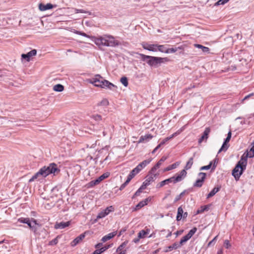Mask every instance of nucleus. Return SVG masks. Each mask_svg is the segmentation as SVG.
Here are the masks:
<instances>
[{"label": "nucleus", "instance_id": "30", "mask_svg": "<svg viewBox=\"0 0 254 254\" xmlns=\"http://www.w3.org/2000/svg\"><path fill=\"white\" fill-rule=\"evenodd\" d=\"M149 230H147L146 231H144V230H141L140 231L138 234V237L139 238V239H141V238H143L145 237V236L148 234L149 233Z\"/></svg>", "mask_w": 254, "mask_h": 254}, {"label": "nucleus", "instance_id": "15", "mask_svg": "<svg viewBox=\"0 0 254 254\" xmlns=\"http://www.w3.org/2000/svg\"><path fill=\"white\" fill-rule=\"evenodd\" d=\"M56 7V5H54L50 3H47L46 4H44L41 3L39 4V8L41 11H45Z\"/></svg>", "mask_w": 254, "mask_h": 254}, {"label": "nucleus", "instance_id": "6", "mask_svg": "<svg viewBox=\"0 0 254 254\" xmlns=\"http://www.w3.org/2000/svg\"><path fill=\"white\" fill-rule=\"evenodd\" d=\"M114 211V208L113 206H110L107 207L106 209L101 211L98 214L97 216V218L95 221H97L98 219L103 218L108 215L110 212Z\"/></svg>", "mask_w": 254, "mask_h": 254}, {"label": "nucleus", "instance_id": "3", "mask_svg": "<svg viewBox=\"0 0 254 254\" xmlns=\"http://www.w3.org/2000/svg\"><path fill=\"white\" fill-rule=\"evenodd\" d=\"M59 171L60 170L58 169L56 164H51L48 166H44L41 168L39 171L29 180V182H32L40 177H46L50 174H55V173H58Z\"/></svg>", "mask_w": 254, "mask_h": 254}, {"label": "nucleus", "instance_id": "48", "mask_svg": "<svg viewBox=\"0 0 254 254\" xmlns=\"http://www.w3.org/2000/svg\"><path fill=\"white\" fill-rule=\"evenodd\" d=\"M180 133V131H178L175 132L174 133H173V134H172L171 135H170V136L167 137V138H168V140H169L172 139L175 136H176L177 135H178Z\"/></svg>", "mask_w": 254, "mask_h": 254}, {"label": "nucleus", "instance_id": "18", "mask_svg": "<svg viewBox=\"0 0 254 254\" xmlns=\"http://www.w3.org/2000/svg\"><path fill=\"white\" fill-rule=\"evenodd\" d=\"M210 132V128L209 127H206L203 132V135L198 140V143H200L204 139L206 140L208 137V134Z\"/></svg>", "mask_w": 254, "mask_h": 254}, {"label": "nucleus", "instance_id": "20", "mask_svg": "<svg viewBox=\"0 0 254 254\" xmlns=\"http://www.w3.org/2000/svg\"><path fill=\"white\" fill-rule=\"evenodd\" d=\"M116 234H117L116 231L110 233L108 234V235L104 236L102 238V241L103 242H105L111 239H112V238H113L114 236H115L116 235Z\"/></svg>", "mask_w": 254, "mask_h": 254}, {"label": "nucleus", "instance_id": "46", "mask_svg": "<svg viewBox=\"0 0 254 254\" xmlns=\"http://www.w3.org/2000/svg\"><path fill=\"white\" fill-rule=\"evenodd\" d=\"M161 165H160V163H157V164L151 169V170L150 171L152 173H155L156 170L160 167Z\"/></svg>", "mask_w": 254, "mask_h": 254}, {"label": "nucleus", "instance_id": "55", "mask_svg": "<svg viewBox=\"0 0 254 254\" xmlns=\"http://www.w3.org/2000/svg\"><path fill=\"white\" fill-rule=\"evenodd\" d=\"M183 230H180V231H177V232H176L175 233V234L176 235V236L177 237L179 235H181L182 234V233L183 232Z\"/></svg>", "mask_w": 254, "mask_h": 254}, {"label": "nucleus", "instance_id": "8", "mask_svg": "<svg viewBox=\"0 0 254 254\" xmlns=\"http://www.w3.org/2000/svg\"><path fill=\"white\" fill-rule=\"evenodd\" d=\"M199 178L195 181L193 184V187L200 188L201 187L204 182L206 177V174L204 173L200 172L198 174Z\"/></svg>", "mask_w": 254, "mask_h": 254}, {"label": "nucleus", "instance_id": "35", "mask_svg": "<svg viewBox=\"0 0 254 254\" xmlns=\"http://www.w3.org/2000/svg\"><path fill=\"white\" fill-rule=\"evenodd\" d=\"M120 81L125 87L128 85V80L126 77H122L120 79Z\"/></svg>", "mask_w": 254, "mask_h": 254}, {"label": "nucleus", "instance_id": "10", "mask_svg": "<svg viewBox=\"0 0 254 254\" xmlns=\"http://www.w3.org/2000/svg\"><path fill=\"white\" fill-rule=\"evenodd\" d=\"M141 46L145 50L152 52L157 51V44H150L147 43L143 42L141 43Z\"/></svg>", "mask_w": 254, "mask_h": 254}, {"label": "nucleus", "instance_id": "63", "mask_svg": "<svg viewBox=\"0 0 254 254\" xmlns=\"http://www.w3.org/2000/svg\"><path fill=\"white\" fill-rule=\"evenodd\" d=\"M89 186L90 187H93V186H95V184H94V183L93 181H91V182L89 183Z\"/></svg>", "mask_w": 254, "mask_h": 254}, {"label": "nucleus", "instance_id": "40", "mask_svg": "<svg viewBox=\"0 0 254 254\" xmlns=\"http://www.w3.org/2000/svg\"><path fill=\"white\" fill-rule=\"evenodd\" d=\"M58 238H59V236H57L56 238H55L53 240L49 242V245H51V246L56 245L58 243Z\"/></svg>", "mask_w": 254, "mask_h": 254}, {"label": "nucleus", "instance_id": "45", "mask_svg": "<svg viewBox=\"0 0 254 254\" xmlns=\"http://www.w3.org/2000/svg\"><path fill=\"white\" fill-rule=\"evenodd\" d=\"M161 165H160V163H157V164L151 169V170L150 171L152 173H155L156 170L160 167Z\"/></svg>", "mask_w": 254, "mask_h": 254}, {"label": "nucleus", "instance_id": "61", "mask_svg": "<svg viewBox=\"0 0 254 254\" xmlns=\"http://www.w3.org/2000/svg\"><path fill=\"white\" fill-rule=\"evenodd\" d=\"M94 183L95 185L98 184L100 182V181L99 180V179H97L95 180H93Z\"/></svg>", "mask_w": 254, "mask_h": 254}, {"label": "nucleus", "instance_id": "39", "mask_svg": "<svg viewBox=\"0 0 254 254\" xmlns=\"http://www.w3.org/2000/svg\"><path fill=\"white\" fill-rule=\"evenodd\" d=\"M185 192H186V190H184L183 192H182L179 195L176 196V197L175 198L174 202H176L177 201L179 200L181 198V197L183 196H184V195L185 194Z\"/></svg>", "mask_w": 254, "mask_h": 254}, {"label": "nucleus", "instance_id": "26", "mask_svg": "<svg viewBox=\"0 0 254 254\" xmlns=\"http://www.w3.org/2000/svg\"><path fill=\"white\" fill-rule=\"evenodd\" d=\"M194 47L199 49H201L203 52L204 53H209V49L208 47H204L200 44H194Z\"/></svg>", "mask_w": 254, "mask_h": 254}, {"label": "nucleus", "instance_id": "56", "mask_svg": "<svg viewBox=\"0 0 254 254\" xmlns=\"http://www.w3.org/2000/svg\"><path fill=\"white\" fill-rule=\"evenodd\" d=\"M161 145L159 144H158L152 151V153H154L161 146Z\"/></svg>", "mask_w": 254, "mask_h": 254}, {"label": "nucleus", "instance_id": "54", "mask_svg": "<svg viewBox=\"0 0 254 254\" xmlns=\"http://www.w3.org/2000/svg\"><path fill=\"white\" fill-rule=\"evenodd\" d=\"M168 141H169L168 140V138H167V137L165 138V139H164L161 142V143H160V144L162 146L163 145H164L166 142H167Z\"/></svg>", "mask_w": 254, "mask_h": 254}, {"label": "nucleus", "instance_id": "50", "mask_svg": "<svg viewBox=\"0 0 254 254\" xmlns=\"http://www.w3.org/2000/svg\"><path fill=\"white\" fill-rule=\"evenodd\" d=\"M149 186L147 183L144 182L141 186L139 188L141 191L145 189L147 186Z\"/></svg>", "mask_w": 254, "mask_h": 254}, {"label": "nucleus", "instance_id": "44", "mask_svg": "<svg viewBox=\"0 0 254 254\" xmlns=\"http://www.w3.org/2000/svg\"><path fill=\"white\" fill-rule=\"evenodd\" d=\"M92 118L95 121H99L102 119V117L100 115L96 114L92 116Z\"/></svg>", "mask_w": 254, "mask_h": 254}, {"label": "nucleus", "instance_id": "47", "mask_svg": "<svg viewBox=\"0 0 254 254\" xmlns=\"http://www.w3.org/2000/svg\"><path fill=\"white\" fill-rule=\"evenodd\" d=\"M224 246L225 247V248L226 249H229L231 247V245L230 244V242H229V241L228 240H225L224 241Z\"/></svg>", "mask_w": 254, "mask_h": 254}, {"label": "nucleus", "instance_id": "51", "mask_svg": "<svg viewBox=\"0 0 254 254\" xmlns=\"http://www.w3.org/2000/svg\"><path fill=\"white\" fill-rule=\"evenodd\" d=\"M109 247H110V245H108L107 246L103 247L100 248L99 249H100L101 253H102L104 252H105L106 250L109 249Z\"/></svg>", "mask_w": 254, "mask_h": 254}, {"label": "nucleus", "instance_id": "29", "mask_svg": "<svg viewBox=\"0 0 254 254\" xmlns=\"http://www.w3.org/2000/svg\"><path fill=\"white\" fill-rule=\"evenodd\" d=\"M31 221L33 222L35 224V225L32 226V227L31 229L34 232V233L35 234H36L37 231L38 230V227L39 226V224L38 223H37L36 220L34 219H32Z\"/></svg>", "mask_w": 254, "mask_h": 254}, {"label": "nucleus", "instance_id": "13", "mask_svg": "<svg viewBox=\"0 0 254 254\" xmlns=\"http://www.w3.org/2000/svg\"><path fill=\"white\" fill-rule=\"evenodd\" d=\"M151 200V197H147L145 198V199L140 201L135 206V210H139V209L141 208L143 206L146 205Z\"/></svg>", "mask_w": 254, "mask_h": 254}, {"label": "nucleus", "instance_id": "62", "mask_svg": "<svg viewBox=\"0 0 254 254\" xmlns=\"http://www.w3.org/2000/svg\"><path fill=\"white\" fill-rule=\"evenodd\" d=\"M26 224L28 225V226L29 227V228L30 229L32 228L33 225H32L31 222L30 221L29 219H28V223H26Z\"/></svg>", "mask_w": 254, "mask_h": 254}, {"label": "nucleus", "instance_id": "42", "mask_svg": "<svg viewBox=\"0 0 254 254\" xmlns=\"http://www.w3.org/2000/svg\"><path fill=\"white\" fill-rule=\"evenodd\" d=\"M139 172L137 170V169L135 168H134L129 173V175L132 177H134L137 174H138Z\"/></svg>", "mask_w": 254, "mask_h": 254}, {"label": "nucleus", "instance_id": "57", "mask_svg": "<svg viewBox=\"0 0 254 254\" xmlns=\"http://www.w3.org/2000/svg\"><path fill=\"white\" fill-rule=\"evenodd\" d=\"M141 190L138 189V190L135 192V193H134V196H137V195H139L140 193L141 192Z\"/></svg>", "mask_w": 254, "mask_h": 254}, {"label": "nucleus", "instance_id": "41", "mask_svg": "<svg viewBox=\"0 0 254 254\" xmlns=\"http://www.w3.org/2000/svg\"><path fill=\"white\" fill-rule=\"evenodd\" d=\"M29 218H20L18 219V221L22 223H28Z\"/></svg>", "mask_w": 254, "mask_h": 254}, {"label": "nucleus", "instance_id": "12", "mask_svg": "<svg viewBox=\"0 0 254 254\" xmlns=\"http://www.w3.org/2000/svg\"><path fill=\"white\" fill-rule=\"evenodd\" d=\"M37 54V51L35 49L32 50L26 54H23L21 55V57L23 59H25L27 62L30 61V58L34 56Z\"/></svg>", "mask_w": 254, "mask_h": 254}, {"label": "nucleus", "instance_id": "58", "mask_svg": "<svg viewBox=\"0 0 254 254\" xmlns=\"http://www.w3.org/2000/svg\"><path fill=\"white\" fill-rule=\"evenodd\" d=\"M133 177H132L131 175H130L129 174L127 176V182H129L130 181V180L133 178Z\"/></svg>", "mask_w": 254, "mask_h": 254}, {"label": "nucleus", "instance_id": "38", "mask_svg": "<svg viewBox=\"0 0 254 254\" xmlns=\"http://www.w3.org/2000/svg\"><path fill=\"white\" fill-rule=\"evenodd\" d=\"M109 104V102L107 99H103L101 102L98 103V105L107 106Z\"/></svg>", "mask_w": 254, "mask_h": 254}, {"label": "nucleus", "instance_id": "36", "mask_svg": "<svg viewBox=\"0 0 254 254\" xmlns=\"http://www.w3.org/2000/svg\"><path fill=\"white\" fill-rule=\"evenodd\" d=\"M74 12L75 13H88L89 15L91 14V13L89 11H85L83 9H78L76 8L73 9Z\"/></svg>", "mask_w": 254, "mask_h": 254}, {"label": "nucleus", "instance_id": "25", "mask_svg": "<svg viewBox=\"0 0 254 254\" xmlns=\"http://www.w3.org/2000/svg\"><path fill=\"white\" fill-rule=\"evenodd\" d=\"M181 246H180V244L178 243H175L172 245L168 247V250H167L165 251L166 252H168V251H172L173 250H176L179 248H180Z\"/></svg>", "mask_w": 254, "mask_h": 254}, {"label": "nucleus", "instance_id": "49", "mask_svg": "<svg viewBox=\"0 0 254 254\" xmlns=\"http://www.w3.org/2000/svg\"><path fill=\"white\" fill-rule=\"evenodd\" d=\"M177 51V49H174V48H170V49H167V51H166V53H175Z\"/></svg>", "mask_w": 254, "mask_h": 254}, {"label": "nucleus", "instance_id": "31", "mask_svg": "<svg viewBox=\"0 0 254 254\" xmlns=\"http://www.w3.org/2000/svg\"><path fill=\"white\" fill-rule=\"evenodd\" d=\"M153 137V136L151 134H146L144 136H141L140 137L139 142H142L144 140H148L150 139H151Z\"/></svg>", "mask_w": 254, "mask_h": 254}, {"label": "nucleus", "instance_id": "52", "mask_svg": "<svg viewBox=\"0 0 254 254\" xmlns=\"http://www.w3.org/2000/svg\"><path fill=\"white\" fill-rule=\"evenodd\" d=\"M167 159L166 157L163 156L161 159L157 162L158 163H160V165H161L162 163L164 162Z\"/></svg>", "mask_w": 254, "mask_h": 254}, {"label": "nucleus", "instance_id": "32", "mask_svg": "<svg viewBox=\"0 0 254 254\" xmlns=\"http://www.w3.org/2000/svg\"><path fill=\"white\" fill-rule=\"evenodd\" d=\"M192 164H193V158L191 157L190 158L189 160L188 161V162L186 164V165L185 167V170L190 169L191 167Z\"/></svg>", "mask_w": 254, "mask_h": 254}, {"label": "nucleus", "instance_id": "1", "mask_svg": "<svg viewBox=\"0 0 254 254\" xmlns=\"http://www.w3.org/2000/svg\"><path fill=\"white\" fill-rule=\"evenodd\" d=\"M93 39L94 43L98 46L116 47L120 44L119 41L110 35H104Z\"/></svg>", "mask_w": 254, "mask_h": 254}, {"label": "nucleus", "instance_id": "19", "mask_svg": "<svg viewBox=\"0 0 254 254\" xmlns=\"http://www.w3.org/2000/svg\"><path fill=\"white\" fill-rule=\"evenodd\" d=\"M230 140V138L226 137L225 139L223 145H222L221 148L218 151V153H220L222 151H226L229 147V145L228 144V142Z\"/></svg>", "mask_w": 254, "mask_h": 254}, {"label": "nucleus", "instance_id": "7", "mask_svg": "<svg viewBox=\"0 0 254 254\" xmlns=\"http://www.w3.org/2000/svg\"><path fill=\"white\" fill-rule=\"evenodd\" d=\"M197 230L196 228L194 227L192 229H191L187 235L184 236L182 239L181 240L179 244L182 246L185 243L188 241L191 237L194 235V234L196 232Z\"/></svg>", "mask_w": 254, "mask_h": 254}, {"label": "nucleus", "instance_id": "60", "mask_svg": "<svg viewBox=\"0 0 254 254\" xmlns=\"http://www.w3.org/2000/svg\"><path fill=\"white\" fill-rule=\"evenodd\" d=\"M253 95H254V93H251V94L247 95L246 96H245V97L244 98V99L243 100H245L248 99V98H249L251 96H253Z\"/></svg>", "mask_w": 254, "mask_h": 254}, {"label": "nucleus", "instance_id": "34", "mask_svg": "<svg viewBox=\"0 0 254 254\" xmlns=\"http://www.w3.org/2000/svg\"><path fill=\"white\" fill-rule=\"evenodd\" d=\"M167 49L164 45H157V51H159L162 53H165L167 51Z\"/></svg>", "mask_w": 254, "mask_h": 254}, {"label": "nucleus", "instance_id": "23", "mask_svg": "<svg viewBox=\"0 0 254 254\" xmlns=\"http://www.w3.org/2000/svg\"><path fill=\"white\" fill-rule=\"evenodd\" d=\"M220 189V187H215L213 189L207 194V198H210L214 196Z\"/></svg>", "mask_w": 254, "mask_h": 254}, {"label": "nucleus", "instance_id": "59", "mask_svg": "<svg viewBox=\"0 0 254 254\" xmlns=\"http://www.w3.org/2000/svg\"><path fill=\"white\" fill-rule=\"evenodd\" d=\"M102 254L100 251V249H97L96 250H95L93 254Z\"/></svg>", "mask_w": 254, "mask_h": 254}, {"label": "nucleus", "instance_id": "11", "mask_svg": "<svg viewBox=\"0 0 254 254\" xmlns=\"http://www.w3.org/2000/svg\"><path fill=\"white\" fill-rule=\"evenodd\" d=\"M157 176V173H152L150 171L149 174L146 176V179L144 182L149 185L151 182L156 179Z\"/></svg>", "mask_w": 254, "mask_h": 254}, {"label": "nucleus", "instance_id": "43", "mask_svg": "<svg viewBox=\"0 0 254 254\" xmlns=\"http://www.w3.org/2000/svg\"><path fill=\"white\" fill-rule=\"evenodd\" d=\"M212 165V162H210V163L209 164V165L201 167L200 168V170H208L211 168Z\"/></svg>", "mask_w": 254, "mask_h": 254}, {"label": "nucleus", "instance_id": "9", "mask_svg": "<svg viewBox=\"0 0 254 254\" xmlns=\"http://www.w3.org/2000/svg\"><path fill=\"white\" fill-rule=\"evenodd\" d=\"M187 172L185 169L182 170L180 173L176 174V177L173 176L172 178L174 179V183H176L182 181L187 175Z\"/></svg>", "mask_w": 254, "mask_h": 254}, {"label": "nucleus", "instance_id": "64", "mask_svg": "<svg viewBox=\"0 0 254 254\" xmlns=\"http://www.w3.org/2000/svg\"><path fill=\"white\" fill-rule=\"evenodd\" d=\"M102 246V243H99L95 246L96 248L99 249Z\"/></svg>", "mask_w": 254, "mask_h": 254}, {"label": "nucleus", "instance_id": "2", "mask_svg": "<svg viewBox=\"0 0 254 254\" xmlns=\"http://www.w3.org/2000/svg\"><path fill=\"white\" fill-rule=\"evenodd\" d=\"M86 81L88 83L93 84L94 86L101 88H106L110 90L115 91L117 87L109 82L104 79L100 75L96 74L95 77L92 79H88Z\"/></svg>", "mask_w": 254, "mask_h": 254}, {"label": "nucleus", "instance_id": "33", "mask_svg": "<svg viewBox=\"0 0 254 254\" xmlns=\"http://www.w3.org/2000/svg\"><path fill=\"white\" fill-rule=\"evenodd\" d=\"M247 156L250 158L254 157V142L252 144V147L247 154Z\"/></svg>", "mask_w": 254, "mask_h": 254}, {"label": "nucleus", "instance_id": "16", "mask_svg": "<svg viewBox=\"0 0 254 254\" xmlns=\"http://www.w3.org/2000/svg\"><path fill=\"white\" fill-rule=\"evenodd\" d=\"M70 221H67L66 222H61L60 223H56V224L55 225L54 228L56 229H62L66 227H68L70 225Z\"/></svg>", "mask_w": 254, "mask_h": 254}, {"label": "nucleus", "instance_id": "27", "mask_svg": "<svg viewBox=\"0 0 254 254\" xmlns=\"http://www.w3.org/2000/svg\"><path fill=\"white\" fill-rule=\"evenodd\" d=\"M173 179H174L172 177H171L170 178H169L168 179H166L165 180H164V181L161 182L160 183V186L159 187H162L164 186L165 185L168 184L169 183H172V182L174 183Z\"/></svg>", "mask_w": 254, "mask_h": 254}, {"label": "nucleus", "instance_id": "22", "mask_svg": "<svg viewBox=\"0 0 254 254\" xmlns=\"http://www.w3.org/2000/svg\"><path fill=\"white\" fill-rule=\"evenodd\" d=\"M184 213V210L181 206H180L178 208V212L176 219L177 221H180L183 218V214Z\"/></svg>", "mask_w": 254, "mask_h": 254}, {"label": "nucleus", "instance_id": "24", "mask_svg": "<svg viewBox=\"0 0 254 254\" xmlns=\"http://www.w3.org/2000/svg\"><path fill=\"white\" fill-rule=\"evenodd\" d=\"M179 164H180V163L178 162H177L175 163H174V164L169 166L167 168H165L164 169V172L169 171L172 169H175L177 166H178L179 165Z\"/></svg>", "mask_w": 254, "mask_h": 254}, {"label": "nucleus", "instance_id": "5", "mask_svg": "<svg viewBox=\"0 0 254 254\" xmlns=\"http://www.w3.org/2000/svg\"><path fill=\"white\" fill-rule=\"evenodd\" d=\"M247 165V160L243 159L242 158L239 161L235 166L232 172V175L236 180L239 179L242 175L243 171L246 169Z\"/></svg>", "mask_w": 254, "mask_h": 254}, {"label": "nucleus", "instance_id": "17", "mask_svg": "<svg viewBox=\"0 0 254 254\" xmlns=\"http://www.w3.org/2000/svg\"><path fill=\"white\" fill-rule=\"evenodd\" d=\"M85 234H82L80 235L79 236L76 237L71 242V246L72 247L75 246L77 244H78L79 243H80L85 238Z\"/></svg>", "mask_w": 254, "mask_h": 254}, {"label": "nucleus", "instance_id": "37", "mask_svg": "<svg viewBox=\"0 0 254 254\" xmlns=\"http://www.w3.org/2000/svg\"><path fill=\"white\" fill-rule=\"evenodd\" d=\"M109 175H110L109 173L106 172V173L103 174V175H102L101 176H100L98 178V179L100 181V182H101L102 181H103L105 179L107 178L109 176Z\"/></svg>", "mask_w": 254, "mask_h": 254}, {"label": "nucleus", "instance_id": "14", "mask_svg": "<svg viewBox=\"0 0 254 254\" xmlns=\"http://www.w3.org/2000/svg\"><path fill=\"white\" fill-rule=\"evenodd\" d=\"M151 161V158L145 160L142 162L140 163L135 168L139 172H140L142 169L145 168L148 164H149Z\"/></svg>", "mask_w": 254, "mask_h": 254}, {"label": "nucleus", "instance_id": "53", "mask_svg": "<svg viewBox=\"0 0 254 254\" xmlns=\"http://www.w3.org/2000/svg\"><path fill=\"white\" fill-rule=\"evenodd\" d=\"M75 33H76V34H79L80 35L83 36L84 37H87L86 34L85 33H83V32H79V31H76V32H75Z\"/></svg>", "mask_w": 254, "mask_h": 254}, {"label": "nucleus", "instance_id": "21", "mask_svg": "<svg viewBox=\"0 0 254 254\" xmlns=\"http://www.w3.org/2000/svg\"><path fill=\"white\" fill-rule=\"evenodd\" d=\"M127 242L126 241L123 243L117 249V252H118L119 253L120 252H125V254H126L127 252V249H125L126 247L127 246Z\"/></svg>", "mask_w": 254, "mask_h": 254}, {"label": "nucleus", "instance_id": "4", "mask_svg": "<svg viewBox=\"0 0 254 254\" xmlns=\"http://www.w3.org/2000/svg\"><path fill=\"white\" fill-rule=\"evenodd\" d=\"M139 56L142 61L146 62L151 66L157 67L159 64L169 61V59L168 58L152 57L142 54H139Z\"/></svg>", "mask_w": 254, "mask_h": 254}, {"label": "nucleus", "instance_id": "28", "mask_svg": "<svg viewBox=\"0 0 254 254\" xmlns=\"http://www.w3.org/2000/svg\"><path fill=\"white\" fill-rule=\"evenodd\" d=\"M54 90L58 92H62L64 89V87L63 85L60 84L55 85L53 87Z\"/></svg>", "mask_w": 254, "mask_h": 254}]
</instances>
